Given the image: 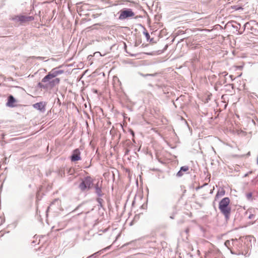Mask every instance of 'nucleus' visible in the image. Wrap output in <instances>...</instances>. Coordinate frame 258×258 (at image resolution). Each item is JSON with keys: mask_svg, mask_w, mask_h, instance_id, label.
Listing matches in <instances>:
<instances>
[{"mask_svg": "<svg viewBox=\"0 0 258 258\" xmlns=\"http://www.w3.org/2000/svg\"><path fill=\"white\" fill-rule=\"evenodd\" d=\"M34 19V18L32 16H27L23 15L16 16L14 18V20L16 21V22L18 23L19 24H25L33 21Z\"/></svg>", "mask_w": 258, "mask_h": 258, "instance_id": "4", "label": "nucleus"}, {"mask_svg": "<svg viewBox=\"0 0 258 258\" xmlns=\"http://www.w3.org/2000/svg\"><path fill=\"white\" fill-rule=\"evenodd\" d=\"M16 102V100L14 98V97L12 95H10L8 98V101L7 103V105L10 107H14V103Z\"/></svg>", "mask_w": 258, "mask_h": 258, "instance_id": "8", "label": "nucleus"}, {"mask_svg": "<svg viewBox=\"0 0 258 258\" xmlns=\"http://www.w3.org/2000/svg\"><path fill=\"white\" fill-rule=\"evenodd\" d=\"M130 132H131V134L132 135V136H133V137H134V136H135V133H134V131H133V130H130Z\"/></svg>", "mask_w": 258, "mask_h": 258, "instance_id": "14", "label": "nucleus"}, {"mask_svg": "<svg viewBox=\"0 0 258 258\" xmlns=\"http://www.w3.org/2000/svg\"><path fill=\"white\" fill-rule=\"evenodd\" d=\"M225 194V191L224 189H222L221 190H219L216 196H215V200H217V199H218L220 197H222L223 196H224Z\"/></svg>", "mask_w": 258, "mask_h": 258, "instance_id": "9", "label": "nucleus"}, {"mask_svg": "<svg viewBox=\"0 0 258 258\" xmlns=\"http://www.w3.org/2000/svg\"><path fill=\"white\" fill-rule=\"evenodd\" d=\"M93 180L90 176H87L82 179L79 185V188L82 191L89 190L92 186Z\"/></svg>", "mask_w": 258, "mask_h": 258, "instance_id": "3", "label": "nucleus"}, {"mask_svg": "<svg viewBox=\"0 0 258 258\" xmlns=\"http://www.w3.org/2000/svg\"><path fill=\"white\" fill-rule=\"evenodd\" d=\"M62 73H63L62 70L52 69L42 79L41 83H39V86L42 88H53L60 82V79L55 77Z\"/></svg>", "mask_w": 258, "mask_h": 258, "instance_id": "1", "label": "nucleus"}, {"mask_svg": "<svg viewBox=\"0 0 258 258\" xmlns=\"http://www.w3.org/2000/svg\"><path fill=\"white\" fill-rule=\"evenodd\" d=\"M97 191H100V189L99 188H97Z\"/></svg>", "mask_w": 258, "mask_h": 258, "instance_id": "15", "label": "nucleus"}, {"mask_svg": "<svg viewBox=\"0 0 258 258\" xmlns=\"http://www.w3.org/2000/svg\"><path fill=\"white\" fill-rule=\"evenodd\" d=\"M246 197L248 199H250L252 197V194L251 193H248L246 195Z\"/></svg>", "mask_w": 258, "mask_h": 258, "instance_id": "13", "label": "nucleus"}, {"mask_svg": "<svg viewBox=\"0 0 258 258\" xmlns=\"http://www.w3.org/2000/svg\"><path fill=\"white\" fill-rule=\"evenodd\" d=\"M46 104L43 102H40L36 103L33 105V106L35 109L40 110L41 112H44L45 110Z\"/></svg>", "mask_w": 258, "mask_h": 258, "instance_id": "7", "label": "nucleus"}, {"mask_svg": "<svg viewBox=\"0 0 258 258\" xmlns=\"http://www.w3.org/2000/svg\"><path fill=\"white\" fill-rule=\"evenodd\" d=\"M183 172L180 170L177 173V176L178 177L181 176L183 175Z\"/></svg>", "mask_w": 258, "mask_h": 258, "instance_id": "11", "label": "nucleus"}, {"mask_svg": "<svg viewBox=\"0 0 258 258\" xmlns=\"http://www.w3.org/2000/svg\"><path fill=\"white\" fill-rule=\"evenodd\" d=\"M189 169V168L188 166H182L180 168V170L182 171V172H186L187 171H188Z\"/></svg>", "mask_w": 258, "mask_h": 258, "instance_id": "10", "label": "nucleus"}, {"mask_svg": "<svg viewBox=\"0 0 258 258\" xmlns=\"http://www.w3.org/2000/svg\"><path fill=\"white\" fill-rule=\"evenodd\" d=\"M230 204V200L228 197L222 199L219 203V209L226 220L229 219L231 214V207Z\"/></svg>", "mask_w": 258, "mask_h": 258, "instance_id": "2", "label": "nucleus"}, {"mask_svg": "<svg viewBox=\"0 0 258 258\" xmlns=\"http://www.w3.org/2000/svg\"><path fill=\"white\" fill-rule=\"evenodd\" d=\"M71 159L72 161H77L81 159V152L78 149H76L73 151Z\"/></svg>", "mask_w": 258, "mask_h": 258, "instance_id": "6", "label": "nucleus"}, {"mask_svg": "<svg viewBox=\"0 0 258 258\" xmlns=\"http://www.w3.org/2000/svg\"><path fill=\"white\" fill-rule=\"evenodd\" d=\"M119 19L124 20L135 16V13L131 9H124L120 11Z\"/></svg>", "mask_w": 258, "mask_h": 258, "instance_id": "5", "label": "nucleus"}, {"mask_svg": "<svg viewBox=\"0 0 258 258\" xmlns=\"http://www.w3.org/2000/svg\"><path fill=\"white\" fill-rule=\"evenodd\" d=\"M144 34L145 35L146 38L148 40L150 37L149 34L148 32H146Z\"/></svg>", "mask_w": 258, "mask_h": 258, "instance_id": "12", "label": "nucleus"}]
</instances>
